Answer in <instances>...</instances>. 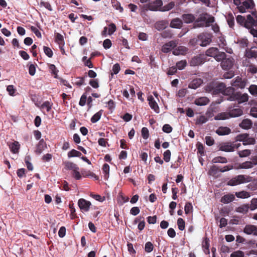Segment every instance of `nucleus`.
<instances>
[{
	"instance_id": "obj_1",
	"label": "nucleus",
	"mask_w": 257,
	"mask_h": 257,
	"mask_svg": "<svg viewBox=\"0 0 257 257\" xmlns=\"http://www.w3.org/2000/svg\"><path fill=\"white\" fill-rule=\"evenodd\" d=\"M214 21L213 17L207 13L202 14L195 21L193 27L196 28L209 27L210 24L213 23Z\"/></svg>"
},
{
	"instance_id": "obj_2",
	"label": "nucleus",
	"mask_w": 257,
	"mask_h": 257,
	"mask_svg": "<svg viewBox=\"0 0 257 257\" xmlns=\"http://www.w3.org/2000/svg\"><path fill=\"white\" fill-rule=\"evenodd\" d=\"M236 20L238 24L247 29L255 25V20L250 15H248L246 18L241 15H238Z\"/></svg>"
},
{
	"instance_id": "obj_3",
	"label": "nucleus",
	"mask_w": 257,
	"mask_h": 257,
	"mask_svg": "<svg viewBox=\"0 0 257 257\" xmlns=\"http://www.w3.org/2000/svg\"><path fill=\"white\" fill-rule=\"evenodd\" d=\"M251 181V177L245 175H239L229 180L227 182V185L230 186H234L241 184L248 183Z\"/></svg>"
},
{
	"instance_id": "obj_4",
	"label": "nucleus",
	"mask_w": 257,
	"mask_h": 257,
	"mask_svg": "<svg viewBox=\"0 0 257 257\" xmlns=\"http://www.w3.org/2000/svg\"><path fill=\"white\" fill-rule=\"evenodd\" d=\"M205 55L207 56L213 57L216 61L219 62L225 57V53L220 52L217 48L211 47L206 50Z\"/></svg>"
},
{
	"instance_id": "obj_5",
	"label": "nucleus",
	"mask_w": 257,
	"mask_h": 257,
	"mask_svg": "<svg viewBox=\"0 0 257 257\" xmlns=\"http://www.w3.org/2000/svg\"><path fill=\"white\" fill-rule=\"evenodd\" d=\"M220 62H221L220 65L222 69L228 70L233 66L234 60L231 56L227 57V55L225 54V57Z\"/></svg>"
},
{
	"instance_id": "obj_6",
	"label": "nucleus",
	"mask_w": 257,
	"mask_h": 257,
	"mask_svg": "<svg viewBox=\"0 0 257 257\" xmlns=\"http://www.w3.org/2000/svg\"><path fill=\"white\" fill-rule=\"evenodd\" d=\"M206 61V58L203 54H199L193 57L189 61L191 66L195 67L203 64Z\"/></svg>"
},
{
	"instance_id": "obj_7",
	"label": "nucleus",
	"mask_w": 257,
	"mask_h": 257,
	"mask_svg": "<svg viewBox=\"0 0 257 257\" xmlns=\"http://www.w3.org/2000/svg\"><path fill=\"white\" fill-rule=\"evenodd\" d=\"M78 205L82 211L87 212L89 210L91 203L85 199L80 198L78 201Z\"/></svg>"
},
{
	"instance_id": "obj_8",
	"label": "nucleus",
	"mask_w": 257,
	"mask_h": 257,
	"mask_svg": "<svg viewBox=\"0 0 257 257\" xmlns=\"http://www.w3.org/2000/svg\"><path fill=\"white\" fill-rule=\"evenodd\" d=\"M200 41V46L205 47L211 42V37L207 34L202 33L198 35Z\"/></svg>"
},
{
	"instance_id": "obj_9",
	"label": "nucleus",
	"mask_w": 257,
	"mask_h": 257,
	"mask_svg": "<svg viewBox=\"0 0 257 257\" xmlns=\"http://www.w3.org/2000/svg\"><path fill=\"white\" fill-rule=\"evenodd\" d=\"M248 99V95L246 93L241 94L240 92H236L230 99L231 101L238 100L239 103L246 102Z\"/></svg>"
},
{
	"instance_id": "obj_10",
	"label": "nucleus",
	"mask_w": 257,
	"mask_h": 257,
	"mask_svg": "<svg viewBox=\"0 0 257 257\" xmlns=\"http://www.w3.org/2000/svg\"><path fill=\"white\" fill-rule=\"evenodd\" d=\"M219 150L225 152H234L232 143L231 142H224L219 145Z\"/></svg>"
},
{
	"instance_id": "obj_11",
	"label": "nucleus",
	"mask_w": 257,
	"mask_h": 257,
	"mask_svg": "<svg viewBox=\"0 0 257 257\" xmlns=\"http://www.w3.org/2000/svg\"><path fill=\"white\" fill-rule=\"evenodd\" d=\"M177 42L176 41H170L165 43L162 47L161 51L163 53H167L177 46Z\"/></svg>"
},
{
	"instance_id": "obj_12",
	"label": "nucleus",
	"mask_w": 257,
	"mask_h": 257,
	"mask_svg": "<svg viewBox=\"0 0 257 257\" xmlns=\"http://www.w3.org/2000/svg\"><path fill=\"white\" fill-rule=\"evenodd\" d=\"M244 55L248 59L257 58V48L252 47L250 49H246Z\"/></svg>"
},
{
	"instance_id": "obj_13",
	"label": "nucleus",
	"mask_w": 257,
	"mask_h": 257,
	"mask_svg": "<svg viewBox=\"0 0 257 257\" xmlns=\"http://www.w3.org/2000/svg\"><path fill=\"white\" fill-rule=\"evenodd\" d=\"M215 133L219 136L228 135L231 133V129L227 126H219Z\"/></svg>"
},
{
	"instance_id": "obj_14",
	"label": "nucleus",
	"mask_w": 257,
	"mask_h": 257,
	"mask_svg": "<svg viewBox=\"0 0 257 257\" xmlns=\"http://www.w3.org/2000/svg\"><path fill=\"white\" fill-rule=\"evenodd\" d=\"M47 148V145L44 139H41L36 146L35 152L36 154H41L42 152Z\"/></svg>"
},
{
	"instance_id": "obj_15",
	"label": "nucleus",
	"mask_w": 257,
	"mask_h": 257,
	"mask_svg": "<svg viewBox=\"0 0 257 257\" xmlns=\"http://www.w3.org/2000/svg\"><path fill=\"white\" fill-rule=\"evenodd\" d=\"M188 49L183 46H179L176 49H174L172 53L174 55H185L187 53Z\"/></svg>"
},
{
	"instance_id": "obj_16",
	"label": "nucleus",
	"mask_w": 257,
	"mask_h": 257,
	"mask_svg": "<svg viewBox=\"0 0 257 257\" xmlns=\"http://www.w3.org/2000/svg\"><path fill=\"white\" fill-rule=\"evenodd\" d=\"M163 5L161 0H156L153 3H149L148 8L151 11H157Z\"/></svg>"
},
{
	"instance_id": "obj_17",
	"label": "nucleus",
	"mask_w": 257,
	"mask_h": 257,
	"mask_svg": "<svg viewBox=\"0 0 257 257\" xmlns=\"http://www.w3.org/2000/svg\"><path fill=\"white\" fill-rule=\"evenodd\" d=\"M183 25L182 20L179 18H175L171 21L170 26L173 28L180 29Z\"/></svg>"
},
{
	"instance_id": "obj_18",
	"label": "nucleus",
	"mask_w": 257,
	"mask_h": 257,
	"mask_svg": "<svg viewBox=\"0 0 257 257\" xmlns=\"http://www.w3.org/2000/svg\"><path fill=\"white\" fill-rule=\"evenodd\" d=\"M234 88L232 87H225L224 88L223 94L228 96L227 98L228 100L231 101L230 99L235 94Z\"/></svg>"
},
{
	"instance_id": "obj_19",
	"label": "nucleus",
	"mask_w": 257,
	"mask_h": 257,
	"mask_svg": "<svg viewBox=\"0 0 257 257\" xmlns=\"http://www.w3.org/2000/svg\"><path fill=\"white\" fill-rule=\"evenodd\" d=\"M55 42L58 44L60 50H62L65 44L63 35L58 33H56L55 34Z\"/></svg>"
},
{
	"instance_id": "obj_20",
	"label": "nucleus",
	"mask_w": 257,
	"mask_h": 257,
	"mask_svg": "<svg viewBox=\"0 0 257 257\" xmlns=\"http://www.w3.org/2000/svg\"><path fill=\"white\" fill-rule=\"evenodd\" d=\"M148 100L149 101V104L151 108L154 109L155 112L158 113L159 108L154 97L152 96H149Z\"/></svg>"
},
{
	"instance_id": "obj_21",
	"label": "nucleus",
	"mask_w": 257,
	"mask_h": 257,
	"mask_svg": "<svg viewBox=\"0 0 257 257\" xmlns=\"http://www.w3.org/2000/svg\"><path fill=\"white\" fill-rule=\"evenodd\" d=\"M235 199V197L233 194H228L223 196L220 199V201L224 204H227L231 202Z\"/></svg>"
},
{
	"instance_id": "obj_22",
	"label": "nucleus",
	"mask_w": 257,
	"mask_h": 257,
	"mask_svg": "<svg viewBox=\"0 0 257 257\" xmlns=\"http://www.w3.org/2000/svg\"><path fill=\"white\" fill-rule=\"evenodd\" d=\"M209 102V99L206 97H201L196 98L194 101V103L198 106L205 105Z\"/></svg>"
},
{
	"instance_id": "obj_23",
	"label": "nucleus",
	"mask_w": 257,
	"mask_h": 257,
	"mask_svg": "<svg viewBox=\"0 0 257 257\" xmlns=\"http://www.w3.org/2000/svg\"><path fill=\"white\" fill-rule=\"evenodd\" d=\"M232 85L235 87L243 88L245 86L246 83L244 81H243L241 78L237 77L232 83Z\"/></svg>"
},
{
	"instance_id": "obj_24",
	"label": "nucleus",
	"mask_w": 257,
	"mask_h": 257,
	"mask_svg": "<svg viewBox=\"0 0 257 257\" xmlns=\"http://www.w3.org/2000/svg\"><path fill=\"white\" fill-rule=\"evenodd\" d=\"M252 123L249 119H244L242 120L239 126L243 129L248 130L251 128Z\"/></svg>"
},
{
	"instance_id": "obj_25",
	"label": "nucleus",
	"mask_w": 257,
	"mask_h": 257,
	"mask_svg": "<svg viewBox=\"0 0 257 257\" xmlns=\"http://www.w3.org/2000/svg\"><path fill=\"white\" fill-rule=\"evenodd\" d=\"M220 171L218 167L216 165H213L209 170L208 174L216 178L219 176L218 173Z\"/></svg>"
},
{
	"instance_id": "obj_26",
	"label": "nucleus",
	"mask_w": 257,
	"mask_h": 257,
	"mask_svg": "<svg viewBox=\"0 0 257 257\" xmlns=\"http://www.w3.org/2000/svg\"><path fill=\"white\" fill-rule=\"evenodd\" d=\"M182 18L184 23L187 24L191 23L195 21L194 16L191 14H183Z\"/></svg>"
},
{
	"instance_id": "obj_27",
	"label": "nucleus",
	"mask_w": 257,
	"mask_h": 257,
	"mask_svg": "<svg viewBox=\"0 0 257 257\" xmlns=\"http://www.w3.org/2000/svg\"><path fill=\"white\" fill-rule=\"evenodd\" d=\"M168 25V23L167 21H161L157 22L155 25V28L158 30V31H161L165 28H167V27Z\"/></svg>"
},
{
	"instance_id": "obj_28",
	"label": "nucleus",
	"mask_w": 257,
	"mask_h": 257,
	"mask_svg": "<svg viewBox=\"0 0 257 257\" xmlns=\"http://www.w3.org/2000/svg\"><path fill=\"white\" fill-rule=\"evenodd\" d=\"M225 87V85L223 83H219L218 84L215 85L213 95H217L219 93L223 94L224 88Z\"/></svg>"
},
{
	"instance_id": "obj_29",
	"label": "nucleus",
	"mask_w": 257,
	"mask_h": 257,
	"mask_svg": "<svg viewBox=\"0 0 257 257\" xmlns=\"http://www.w3.org/2000/svg\"><path fill=\"white\" fill-rule=\"evenodd\" d=\"M10 149L13 154H17L19 152L20 148V145L17 141L11 143L9 145Z\"/></svg>"
},
{
	"instance_id": "obj_30",
	"label": "nucleus",
	"mask_w": 257,
	"mask_h": 257,
	"mask_svg": "<svg viewBox=\"0 0 257 257\" xmlns=\"http://www.w3.org/2000/svg\"><path fill=\"white\" fill-rule=\"evenodd\" d=\"M202 81L201 79L193 80L189 84V88L195 89L199 87L202 84Z\"/></svg>"
},
{
	"instance_id": "obj_31",
	"label": "nucleus",
	"mask_w": 257,
	"mask_h": 257,
	"mask_svg": "<svg viewBox=\"0 0 257 257\" xmlns=\"http://www.w3.org/2000/svg\"><path fill=\"white\" fill-rule=\"evenodd\" d=\"M231 117H238L242 115L243 111L241 109L237 108H234L229 111Z\"/></svg>"
},
{
	"instance_id": "obj_32",
	"label": "nucleus",
	"mask_w": 257,
	"mask_h": 257,
	"mask_svg": "<svg viewBox=\"0 0 257 257\" xmlns=\"http://www.w3.org/2000/svg\"><path fill=\"white\" fill-rule=\"evenodd\" d=\"M255 229L256 226L253 225H246L244 228L243 231L247 234H253L254 235Z\"/></svg>"
},
{
	"instance_id": "obj_33",
	"label": "nucleus",
	"mask_w": 257,
	"mask_h": 257,
	"mask_svg": "<svg viewBox=\"0 0 257 257\" xmlns=\"http://www.w3.org/2000/svg\"><path fill=\"white\" fill-rule=\"evenodd\" d=\"M230 117V114L229 112H223L218 114L215 116L214 118L215 120H224L228 119Z\"/></svg>"
},
{
	"instance_id": "obj_34",
	"label": "nucleus",
	"mask_w": 257,
	"mask_h": 257,
	"mask_svg": "<svg viewBox=\"0 0 257 257\" xmlns=\"http://www.w3.org/2000/svg\"><path fill=\"white\" fill-rule=\"evenodd\" d=\"M253 163L251 161H245L239 165L238 169H250L253 167Z\"/></svg>"
},
{
	"instance_id": "obj_35",
	"label": "nucleus",
	"mask_w": 257,
	"mask_h": 257,
	"mask_svg": "<svg viewBox=\"0 0 257 257\" xmlns=\"http://www.w3.org/2000/svg\"><path fill=\"white\" fill-rule=\"evenodd\" d=\"M249 209V205L247 204L242 205L236 208V211L237 212L246 213L248 212Z\"/></svg>"
},
{
	"instance_id": "obj_36",
	"label": "nucleus",
	"mask_w": 257,
	"mask_h": 257,
	"mask_svg": "<svg viewBox=\"0 0 257 257\" xmlns=\"http://www.w3.org/2000/svg\"><path fill=\"white\" fill-rule=\"evenodd\" d=\"M53 103L49 101H45L41 105V108L43 110H46L47 112H49L52 108Z\"/></svg>"
},
{
	"instance_id": "obj_37",
	"label": "nucleus",
	"mask_w": 257,
	"mask_h": 257,
	"mask_svg": "<svg viewBox=\"0 0 257 257\" xmlns=\"http://www.w3.org/2000/svg\"><path fill=\"white\" fill-rule=\"evenodd\" d=\"M212 161L213 163L222 164L226 163L228 162L227 159L225 157L221 156H218L214 158Z\"/></svg>"
},
{
	"instance_id": "obj_38",
	"label": "nucleus",
	"mask_w": 257,
	"mask_h": 257,
	"mask_svg": "<svg viewBox=\"0 0 257 257\" xmlns=\"http://www.w3.org/2000/svg\"><path fill=\"white\" fill-rule=\"evenodd\" d=\"M103 110H100L97 112H96L95 114H94L92 117L91 118V121L92 123H95L97 121H98L101 118V116L102 114Z\"/></svg>"
},
{
	"instance_id": "obj_39",
	"label": "nucleus",
	"mask_w": 257,
	"mask_h": 257,
	"mask_svg": "<svg viewBox=\"0 0 257 257\" xmlns=\"http://www.w3.org/2000/svg\"><path fill=\"white\" fill-rule=\"evenodd\" d=\"M65 168L67 170H72L73 171L75 169H79V167L76 164L70 162L65 163Z\"/></svg>"
},
{
	"instance_id": "obj_40",
	"label": "nucleus",
	"mask_w": 257,
	"mask_h": 257,
	"mask_svg": "<svg viewBox=\"0 0 257 257\" xmlns=\"http://www.w3.org/2000/svg\"><path fill=\"white\" fill-rule=\"evenodd\" d=\"M235 196L237 198L244 199L248 198L250 196V194L247 191H241L240 192H236Z\"/></svg>"
},
{
	"instance_id": "obj_41",
	"label": "nucleus",
	"mask_w": 257,
	"mask_h": 257,
	"mask_svg": "<svg viewBox=\"0 0 257 257\" xmlns=\"http://www.w3.org/2000/svg\"><path fill=\"white\" fill-rule=\"evenodd\" d=\"M242 5L246 9H252L255 6L253 0H245L242 3Z\"/></svg>"
},
{
	"instance_id": "obj_42",
	"label": "nucleus",
	"mask_w": 257,
	"mask_h": 257,
	"mask_svg": "<svg viewBox=\"0 0 257 257\" xmlns=\"http://www.w3.org/2000/svg\"><path fill=\"white\" fill-rule=\"evenodd\" d=\"M237 154L240 158L247 157L251 154V151L248 149L239 151L237 152Z\"/></svg>"
},
{
	"instance_id": "obj_43",
	"label": "nucleus",
	"mask_w": 257,
	"mask_h": 257,
	"mask_svg": "<svg viewBox=\"0 0 257 257\" xmlns=\"http://www.w3.org/2000/svg\"><path fill=\"white\" fill-rule=\"evenodd\" d=\"M244 141V143H242L244 146L254 145L256 142L255 139L252 137H249V136L246 137Z\"/></svg>"
},
{
	"instance_id": "obj_44",
	"label": "nucleus",
	"mask_w": 257,
	"mask_h": 257,
	"mask_svg": "<svg viewBox=\"0 0 257 257\" xmlns=\"http://www.w3.org/2000/svg\"><path fill=\"white\" fill-rule=\"evenodd\" d=\"M81 155V153L74 149H72L68 153V157L69 158L75 157H80Z\"/></svg>"
},
{
	"instance_id": "obj_45",
	"label": "nucleus",
	"mask_w": 257,
	"mask_h": 257,
	"mask_svg": "<svg viewBox=\"0 0 257 257\" xmlns=\"http://www.w3.org/2000/svg\"><path fill=\"white\" fill-rule=\"evenodd\" d=\"M247 136H249V134L247 133L239 134L235 137V140L236 142H242V143H244L245 139Z\"/></svg>"
},
{
	"instance_id": "obj_46",
	"label": "nucleus",
	"mask_w": 257,
	"mask_h": 257,
	"mask_svg": "<svg viewBox=\"0 0 257 257\" xmlns=\"http://www.w3.org/2000/svg\"><path fill=\"white\" fill-rule=\"evenodd\" d=\"M187 61L186 60H183L177 62L176 66L179 70H183L187 66Z\"/></svg>"
},
{
	"instance_id": "obj_47",
	"label": "nucleus",
	"mask_w": 257,
	"mask_h": 257,
	"mask_svg": "<svg viewBox=\"0 0 257 257\" xmlns=\"http://www.w3.org/2000/svg\"><path fill=\"white\" fill-rule=\"evenodd\" d=\"M227 22L229 27L233 28L234 25V19L232 14H229L227 17Z\"/></svg>"
},
{
	"instance_id": "obj_48",
	"label": "nucleus",
	"mask_w": 257,
	"mask_h": 257,
	"mask_svg": "<svg viewBox=\"0 0 257 257\" xmlns=\"http://www.w3.org/2000/svg\"><path fill=\"white\" fill-rule=\"evenodd\" d=\"M177 225L178 226V228L182 231L184 230L185 227V221L182 218H179L177 220Z\"/></svg>"
},
{
	"instance_id": "obj_49",
	"label": "nucleus",
	"mask_w": 257,
	"mask_h": 257,
	"mask_svg": "<svg viewBox=\"0 0 257 257\" xmlns=\"http://www.w3.org/2000/svg\"><path fill=\"white\" fill-rule=\"evenodd\" d=\"M154 249V245L153 243L148 241L147 242L145 245V250L147 252H151Z\"/></svg>"
},
{
	"instance_id": "obj_50",
	"label": "nucleus",
	"mask_w": 257,
	"mask_h": 257,
	"mask_svg": "<svg viewBox=\"0 0 257 257\" xmlns=\"http://www.w3.org/2000/svg\"><path fill=\"white\" fill-rule=\"evenodd\" d=\"M185 212L186 214H188L193 211V206L190 202H187L185 205Z\"/></svg>"
},
{
	"instance_id": "obj_51",
	"label": "nucleus",
	"mask_w": 257,
	"mask_h": 257,
	"mask_svg": "<svg viewBox=\"0 0 257 257\" xmlns=\"http://www.w3.org/2000/svg\"><path fill=\"white\" fill-rule=\"evenodd\" d=\"M75 84L78 86H80L85 84V77H78L74 82Z\"/></svg>"
},
{
	"instance_id": "obj_52",
	"label": "nucleus",
	"mask_w": 257,
	"mask_h": 257,
	"mask_svg": "<svg viewBox=\"0 0 257 257\" xmlns=\"http://www.w3.org/2000/svg\"><path fill=\"white\" fill-rule=\"evenodd\" d=\"M43 50L45 54L49 58H52L53 55V52L51 48L47 46L43 47Z\"/></svg>"
},
{
	"instance_id": "obj_53",
	"label": "nucleus",
	"mask_w": 257,
	"mask_h": 257,
	"mask_svg": "<svg viewBox=\"0 0 257 257\" xmlns=\"http://www.w3.org/2000/svg\"><path fill=\"white\" fill-rule=\"evenodd\" d=\"M208 120V118L204 115H200L196 119V123L198 124H201L205 123Z\"/></svg>"
},
{
	"instance_id": "obj_54",
	"label": "nucleus",
	"mask_w": 257,
	"mask_h": 257,
	"mask_svg": "<svg viewBox=\"0 0 257 257\" xmlns=\"http://www.w3.org/2000/svg\"><path fill=\"white\" fill-rule=\"evenodd\" d=\"M249 207L251 210H254L257 208V198H254L251 199Z\"/></svg>"
},
{
	"instance_id": "obj_55",
	"label": "nucleus",
	"mask_w": 257,
	"mask_h": 257,
	"mask_svg": "<svg viewBox=\"0 0 257 257\" xmlns=\"http://www.w3.org/2000/svg\"><path fill=\"white\" fill-rule=\"evenodd\" d=\"M30 157L29 156H26L25 158V162L27 166L28 169L30 171L33 170V166L32 164L30 162Z\"/></svg>"
},
{
	"instance_id": "obj_56",
	"label": "nucleus",
	"mask_w": 257,
	"mask_h": 257,
	"mask_svg": "<svg viewBox=\"0 0 257 257\" xmlns=\"http://www.w3.org/2000/svg\"><path fill=\"white\" fill-rule=\"evenodd\" d=\"M210 246L209 239L208 238H205L202 242V247L207 250L208 253H209V247Z\"/></svg>"
},
{
	"instance_id": "obj_57",
	"label": "nucleus",
	"mask_w": 257,
	"mask_h": 257,
	"mask_svg": "<svg viewBox=\"0 0 257 257\" xmlns=\"http://www.w3.org/2000/svg\"><path fill=\"white\" fill-rule=\"evenodd\" d=\"M171 153L169 150H166L163 154L164 160L166 162H169L170 160Z\"/></svg>"
},
{
	"instance_id": "obj_58",
	"label": "nucleus",
	"mask_w": 257,
	"mask_h": 257,
	"mask_svg": "<svg viewBox=\"0 0 257 257\" xmlns=\"http://www.w3.org/2000/svg\"><path fill=\"white\" fill-rule=\"evenodd\" d=\"M230 257H244V253L242 251L237 250L230 254Z\"/></svg>"
},
{
	"instance_id": "obj_59",
	"label": "nucleus",
	"mask_w": 257,
	"mask_h": 257,
	"mask_svg": "<svg viewBox=\"0 0 257 257\" xmlns=\"http://www.w3.org/2000/svg\"><path fill=\"white\" fill-rule=\"evenodd\" d=\"M161 36L164 38H170L172 37V33L170 30H165L161 33Z\"/></svg>"
},
{
	"instance_id": "obj_60",
	"label": "nucleus",
	"mask_w": 257,
	"mask_h": 257,
	"mask_svg": "<svg viewBox=\"0 0 257 257\" xmlns=\"http://www.w3.org/2000/svg\"><path fill=\"white\" fill-rule=\"evenodd\" d=\"M205 142L207 146H211L214 144V140L210 136H206L205 138Z\"/></svg>"
},
{
	"instance_id": "obj_61",
	"label": "nucleus",
	"mask_w": 257,
	"mask_h": 257,
	"mask_svg": "<svg viewBox=\"0 0 257 257\" xmlns=\"http://www.w3.org/2000/svg\"><path fill=\"white\" fill-rule=\"evenodd\" d=\"M142 136L144 139H147L149 137V130L147 127H144L142 129Z\"/></svg>"
},
{
	"instance_id": "obj_62",
	"label": "nucleus",
	"mask_w": 257,
	"mask_h": 257,
	"mask_svg": "<svg viewBox=\"0 0 257 257\" xmlns=\"http://www.w3.org/2000/svg\"><path fill=\"white\" fill-rule=\"evenodd\" d=\"M215 85L214 83H209L206 87V90L213 95Z\"/></svg>"
},
{
	"instance_id": "obj_63",
	"label": "nucleus",
	"mask_w": 257,
	"mask_h": 257,
	"mask_svg": "<svg viewBox=\"0 0 257 257\" xmlns=\"http://www.w3.org/2000/svg\"><path fill=\"white\" fill-rule=\"evenodd\" d=\"M200 44L198 36L197 38L191 39L189 41V44L194 47L198 45H200Z\"/></svg>"
},
{
	"instance_id": "obj_64",
	"label": "nucleus",
	"mask_w": 257,
	"mask_h": 257,
	"mask_svg": "<svg viewBox=\"0 0 257 257\" xmlns=\"http://www.w3.org/2000/svg\"><path fill=\"white\" fill-rule=\"evenodd\" d=\"M249 92L254 95H257V86L255 85H251L249 88Z\"/></svg>"
}]
</instances>
